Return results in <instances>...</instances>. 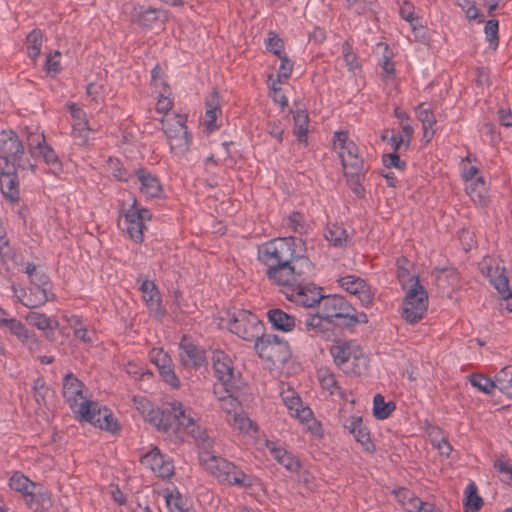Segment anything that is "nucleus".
Instances as JSON below:
<instances>
[{
    "label": "nucleus",
    "mask_w": 512,
    "mask_h": 512,
    "mask_svg": "<svg viewBox=\"0 0 512 512\" xmlns=\"http://www.w3.org/2000/svg\"><path fill=\"white\" fill-rule=\"evenodd\" d=\"M300 249L301 242L294 237L274 238L258 246L257 259L271 283L287 284L294 280L293 275L313 274L312 262L300 255Z\"/></svg>",
    "instance_id": "1"
},
{
    "label": "nucleus",
    "mask_w": 512,
    "mask_h": 512,
    "mask_svg": "<svg viewBox=\"0 0 512 512\" xmlns=\"http://www.w3.org/2000/svg\"><path fill=\"white\" fill-rule=\"evenodd\" d=\"M212 445L204 443L200 446L199 461L201 466L214 478L218 483L233 487H242L249 493L254 494L263 491V484L260 479L252 474H247L235 463L215 455L209 448Z\"/></svg>",
    "instance_id": "2"
},
{
    "label": "nucleus",
    "mask_w": 512,
    "mask_h": 512,
    "mask_svg": "<svg viewBox=\"0 0 512 512\" xmlns=\"http://www.w3.org/2000/svg\"><path fill=\"white\" fill-rule=\"evenodd\" d=\"M160 419L163 427H157L158 431L174 436L176 440H181V434L186 433L194 438L199 446L204 443L210 444L206 430L197 424L192 409L182 402L176 399L167 401Z\"/></svg>",
    "instance_id": "3"
},
{
    "label": "nucleus",
    "mask_w": 512,
    "mask_h": 512,
    "mask_svg": "<svg viewBox=\"0 0 512 512\" xmlns=\"http://www.w3.org/2000/svg\"><path fill=\"white\" fill-rule=\"evenodd\" d=\"M219 326L227 328L246 341H255L262 335L263 326L259 318L248 310L233 309L221 312Z\"/></svg>",
    "instance_id": "4"
},
{
    "label": "nucleus",
    "mask_w": 512,
    "mask_h": 512,
    "mask_svg": "<svg viewBox=\"0 0 512 512\" xmlns=\"http://www.w3.org/2000/svg\"><path fill=\"white\" fill-rule=\"evenodd\" d=\"M84 384L73 374H67L63 380V397L74 414L81 421H92L98 402L88 399Z\"/></svg>",
    "instance_id": "5"
},
{
    "label": "nucleus",
    "mask_w": 512,
    "mask_h": 512,
    "mask_svg": "<svg viewBox=\"0 0 512 512\" xmlns=\"http://www.w3.org/2000/svg\"><path fill=\"white\" fill-rule=\"evenodd\" d=\"M334 363L345 373L361 374L367 368V357L355 341H338L330 348Z\"/></svg>",
    "instance_id": "6"
},
{
    "label": "nucleus",
    "mask_w": 512,
    "mask_h": 512,
    "mask_svg": "<svg viewBox=\"0 0 512 512\" xmlns=\"http://www.w3.org/2000/svg\"><path fill=\"white\" fill-rule=\"evenodd\" d=\"M282 402L291 417L298 422L314 437L321 438L323 429L321 423L315 418L313 411L305 405L300 396L291 388L282 389Z\"/></svg>",
    "instance_id": "7"
},
{
    "label": "nucleus",
    "mask_w": 512,
    "mask_h": 512,
    "mask_svg": "<svg viewBox=\"0 0 512 512\" xmlns=\"http://www.w3.org/2000/svg\"><path fill=\"white\" fill-rule=\"evenodd\" d=\"M319 305L321 309L320 312L327 321H331L334 318L344 319L348 326L368 322L367 315L364 312H357L342 296L323 295Z\"/></svg>",
    "instance_id": "8"
},
{
    "label": "nucleus",
    "mask_w": 512,
    "mask_h": 512,
    "mask_svg": "<svg viewBox=\"0 0 512 512\" xmlns=\"http://www.w3.org/2000/svg\"><path fill=\"white\" fill-rule=\"evenodd\" d=\"M311 276L312 274H305L300 277L293 275V281L287 284H280L279 286L283 288V292L290 301L303 307H314L316 304H319L323 295L321 288L306 283Z\"/></svg>",
    "instance_id": "9"
},
{
    "label": "nucleus",
    "mask_w": 512,
    "mask_h": 512,
    "mask_svg": "<svg viewBox=\"0 0 512 512\" xmlns=\"http://www.w3.org/2000/svg\"><path fill=\"white\" fill-rule=\"evenodd\" d=\"M186 121V116L178 114L167 116L161 122L170 150L176 156L184 155L190 147L191 137Z\"/></svg>",
    "instance_id": "10"
},
{
    "label": "nucleus",
    "mask_w": 512,
    "mask_h": 512,
    "mask_svg": "<svg viewBox=\"0 0 512 512\" xmlns=\"http://www.w3.org/2000/svg\"><path fill=\"white\" fill-rule=\"evenodd\" d=\"M428 294L420 283H414L405 291L400 306L401 317L410 324L421 321L428 309Z\"/></svg>",
    "instance_id": "11"
},
{
    "label": "nucleus",
    "mask_w": 512,
    "mask_h": 512,
    "mask_svg": "<svg viewBox=\"0 0 512 512\" xmlns=\"http://www.w3.org/2000/svg\"><path fill=\"white\" fill-rule=\"evenodd\" d=\"M334 149L341 159L345 176H358L363 170V160L357 145L346 132H335Z\"/></svg>",
    "instance_id": "12"
},
{
    "label": "nucleus",
    "mask_w": 512,
    "mask_h": 512,
    "mask_svg": "<svg viewBox=\"0 0 512 512\" xmlns=\"http://www.w3.org/2000/svg\"><path fill=\"white\" fill-rule=\"evenodd\" d=\"M151 213L145 208H139L136 201L128 208L119 219V227L126 232L131 239L140 243L143 241V231L146 223L150 221Z\"/></svg>",
    "instance_id": "13"
},
{
    "label": "nucleus",
    "mask_w": 512,
    "mask_h": 512,
    "mask_svg": "<svg viewBox=\"0 0 512 512\" xmlns=\"http://www.w3.org/2000/svg\"><path fill=\"white\" fill-rule=\"evenodd\" d=\"M255 350L265 360L284 362L290 356V347L286 340L277 335H260L255 340Z\"/></svg>",
    "instance_id": "14"
},
{
    "label": "nucleus",
    "mask_w": 512,
    "mask_h": 512,
    "mask_svg": "<svg viewBox=\"0 0 512 512\" xmlns=\"http://www.w3.org/2000/svg\"><path fill=\"white\" fill-rule=\"evenodd\" d=\"M27 143L30 152L39 155L52 174L58 175L62 171L61 161L54 150L46 144L44 134L38 128L35 127L33 131L28 132Z\"/></svg>",
    "instance_id": "15"
},
{
    "label": "nucleus",
    "mask_w": 512,
    "mask_h": 512,
    "mask_svg": "<svg viewBox=\"0 0 512 512\" xmlns=\"http://www.w3.org/2000/svg\"><path fill=\"white\" fill-rule=\"evenodd\" d=\"M213 368L220 385L227 391L239 389V378L234 371L232 359L224 351L213 353Z\"/></svg>",
    "instance_id": "16"
},
{
    "label": "nucleus",
    "mask_w": 512,
    "mask_h": 512,
    "mask_svg": "<svg viewBox=\"0 0 512 512\" xmlns=\"http://www.w3.org/2000/svg\"><path fill=\"white\" fill-rule=\"evenodd\" d=\"M150 360L157 367L162 380L172 389H179L180 380L174 371L171 357L162 348H153L150 351Z\"/></svg>",
    "instance_id": "17"
},
{
    "label": "nucleus",
    "mask_w": 512,
    "mask_h": 512,
    "mask_svg": "<svg viewBox=\"0 0 512 512\" xmlns=\"http://www.w3.org/2000/svg\"><path fill=\"white\" fill-rule=\"evenodd\" d=\"M141 464L150 469L156 476L166 479L174 474V465L172 460L161 453V451L154 447L147 453L141 456Z\"/></svg>",
    "instance_id": "18"
},
{
    "label": "nucleus",
    "mask_w": 512,
    "mask_h": 512,
    "mask_svg": "<svg viewBox=\"0 0 512 512\" xmlns=\"http://www.w3.org/2000/svg\"><path fill=\"white\" fill-rule=\"evenodd\" d=\"M151 83L156 94V110L159 113L167 114L172 106L171 89L163 79L161 66H154L151 71Z\"/></svg>",
    "instance_id": "19"
},
{
    "label": "nucleus",
    "mask_w": 512,
    "mask_h": 512,
    "mask_svg": "<svg viewBox=\"0 0 512 512\" xmlns=\"http://www.w3.org/2000/svg\"><path fill=\"white\" fill-rule=\"evenodd\" d=\"M23 145L17 135L12 131L0 133V157L13 166H21Z\"/></svg>",
    "instance_id": "20"
},
{
    "label": "nucleus",
    "mask_w": 512,
    "mask_h": 512,
    "mask_svg": "<svg viewBox=\"0 0 512 512\" xmlns=\"http://www.w3.org/2000/svg\"><path fill=\"white\" fill-rule=\"evenodd\" d=\"M130 17L132 22L144 28H160L167 19V13L153 7L138 6L133 7Z\"/></svg>",
    "instance_id": "21"
},
{
    "label": "nucleus",
    "mask_w": 512,
    "mask_h": 512,
    "mask_svg": "<svg viewBox=\"0 0 512 512\" xmlns=\"http://www.w3.org/2000/svg\"><path fill=\"white\" fill-rule=\"evenodd\" d=\"M338 285L348 293L357 297L363 305L373 301V293L365 280L356 275H346L337 279Z\"/></svg>",
    "instance_id": "22"
},
{
    "label": "nucleus",
    "mask_w": 512,
    "mask_h": 512,
    "mask_svg": "<svg viewBox=\"0 0 512 512\" xmlns=\"http://www.w3.org/2000/svg\"><path fill=\"white\" fill-rule=\"evenodd\" d=\"M179 357L185 367H201L205 364V351L187 337H183L179 344Z\"/></svg>",
    "instance_id": "23"
},
{
    "label": "nucleus",
    "mask_w": 512,
    "mask_h": 512,
    "mask_svg": "<svg viewBox=\"0 0 512 512\" xmlns=\"http://www.w3.org/2000/svg\"><path fill=\"white\" fill-rule=\"evenodd\" d=\"M67 108L72 118L73 135L81 144H87L92 132L88 124L87 116L84 110L75 103H68Z\"/></svg>",
    "instance_id": "24"
},
{
    "label": "nucleus",
    "mask_w": 512,
    "mask_h": 512,
    "mask_svg": "<svg viewBox=\"0 0 512 512\" xmlns=\"http://www.w3.org/2000/svg\"><path fill=\"white\" fill-rule=\"evenodd\" d=\"M136 177L140 184V192L147 199H160L164 196L163 186L156 175L146 169H138Z\"/></svg>",
    "instance_id": "25"
},
{
    "label": "nucleus",
    "mask_w": 512,
    "mask_h": 512,
    "mask_svg": "<svg viewBox=\"0 0 512 512\" xmlns=\"http://www.w3.org/2000/svg\"><path fill=\"white\" fill-rule=\"evenodd\" d=\"M140 291L142 293V299L145 302L150 313L156 319H162L164 316V309L162 308L161 305L160 293L154 282L150 280L143 281L140 286Z\"/></svg>",
    "instance_id": "26"
},
{
    "label": "nucleus",
    "mask_w": 512,
    "mask_h": 512,
    "mask_svg": "<svg viewBox=\"0 0 512 512\" xmlns=\"http://www.w3.org/2000/svg\"><path fill=\"white\" fill-rule=\"evenodd\" d=\"M265 446L271 456L288 471H298L300 464L297 458L287 451L281 444L275 441L266 440Z\"/></svg>",
    "instance_id": "27"
},
{
    "label": "nucleus",
    "mask_w": 512,
    "mask_h": 512,
    "mask_svg": "<svg viewBox=\"0 0 512 512\" xmlns=\"http://www.w3.org/2000/svg\"><path fill=\"white\" fill-rule=\"evenodd\" d=\"M135 409L142 415L144 420L154 426L163 427L161 424L162 410L156 407L151 401L143 396L133 397Z\"/></svg>",
    "instance_id": "28"
},
{
    "label": "nucleus",
    "mask_w": 512,
    "mask_h": 512,
    "mask_svg": "<svg viewBox=\"0 0 512 512\" xmlns=\"http://www.w3.org/2000/svg\"><path fill=\"white\" fill-rule=\"evenodd\" d=\"M169 512H196L192 503L176 488H165L160 492Z\"/></svg>",
    "instance_id": "29"
},
{
    "label": "nucleus",
    "mask_w": 512,
    "mask_h": 512,
    "mask_svg": "<svg viewBox=\"0 0 512 512\" xmlns=\"http://www.w3.org/2000/svg\"><path fill=\"white\" fill-rule=\"evenodd\" d=\"M26 505L34 512H45L52 507V499L49 491L36 484L25 499Z\"/></svg>",
    "instance_id": "30"
},
{
    "label": "nucleus",
    "mask_w": 512,
    "mask_h": 512,
    "mask_svg": "<svg viewBox=\"0 0 512 512\" xmlns=\"http://www.w3.org/2000/svg\"><path fill=\"white\" fill-rule=\"evenodd\" d=\"M7 332L15 336L23 345L33 350L37 346V338L35 334L30 331L25 324L16 318L9 320V323L4 328Z\"/></svg>",
    "instance_id": "31"
},
{
    "label": "nucleus",
    "mask_w": 512,
    "mask_h": 512,
    "mask_svg": "<svg viewBox=\"0 0 512 512\" xmlns=\"http://www.w3.org/2000/svg\"><path fill=\"white\" fill-rule=\"evenodd\" d=\"M415 113L417 119L422 123L423 138L429 142L435 134L434 125L436 124L432 108L427 103H420L415 107Z\"/></svg>",
    "instance_id": "32"
},
{
    "label": "nucleus",
    "mask_w": 512,
    "mask_h": 512,
    "mask_svg": "<svg viewBox=\"0 0 512 512\" xmlns=\"http://www.w3.org/2000/svg\"><path fill=\"white\" fill-rule=\"evenodd\" d=\"M267 317L272 327L278 331L288 333L296 327L295 317L279 308L268 310Z\"/></svg>",
    "instance_id": "33"
},
{
    "label": "nucleus",
    "mask_w": 512,
    "mask_h": 512,
    "mask_svg": "<svg viewBox=\"0 0 512 512\" xmlns=\"http://www.w3.org/2000/svg\"><path fill=\"white\" fill-rule=\"evenodd\" d=\"M483 272L489 279L491 285L498 291L500 295H504L509 290V282L504 273V268L499 265H484L482 267Z\"/></svg>",
    "instance_id": "34"
},
{
    "label": "nucleus",
    "mask_w": 512,
    "mask_h": 512,
    "mask_svg": "<svg viewBox=\"0 0 512 512\" xmlns=\"http://www.w3.org/2000/svg\"><path fill=\"white\" fill-rule=\"evenodd\" d=\"M47 284V276L40 275L39 282L33 284L29 295L26 296V300H22V303L27 307H37L48 301Z\"/></svg>",
    "instance_id": "35"
},
{
    "label": "nucleus",
    "mask_w": 512,
    "mask_h": 512,
    "mask_svg": "<svg viewBox=\"0 0 512 512\" xmlns=\"http://www.w3.org/2000/svg\"><path fill=\"white\" fill-rule=\"evenodd\" d=\"M223 391L220 390V387L218 384L214 387V394L217 397L220 408L229 416L233 417L235 414L238 413L240 410V402L237 400L236 397H234L233 393L236 390H232L231 392L227 391L225 388H223Z\"/></svg>",
    "instance_id": "36"
},
{
    "label": "nucleus",
    "mask_w": 512,
    "mask_h": 512,
    "mask_svg": "<svg viewBox=\"0 0 512 512\" xmlns=\"http://www.w3.org/2000/svg\"><path fill=\"white\" fill-rule=\"evenodd\" d=\"M397 268L398 280L404 291H406L414 283H420L417 275L412 271L413 265L407 259H398Z\"/></svg>",
    "instance_id": "37"
},
{
    "label": "nucleus",
    "mask_w": 512,
    "mask_h": 512,
    "mask_svg": "<svg viewBox=\"0 0 512 512\" xmlns=\"http://www.w3.org/2000/svg\"><path fill=\"white\" fill-rule=\"evenodd\" d=\"M0 190L5 198L14 202L19 198L17 176L14 172H2L0 174Z\"/></svg>",
    "instance_id": "38"
},
{
    "label": "nucleus",
    "mask_w": 512,
    "mask_h": 512,
    "mask_svg": "<svg viewBox=\"0 0 512 512\" xmlns=\"http://www.w3.org/2000/svg\"><path fill=\"white\" fill-rule=\"evenodd\" d=\"M95 426L100 429L107 430L110 432H116L118 430V423L114 418L113 414L106 407H101L98 403V409L95 411V416L92 421Z\"/></svg>",
    "instance_id": "39"
},
{
    "label": "nucleus",
    "mask_w": 512,
    "mask_h": 512,
    "mask_svg": "<svg viewBox=\"0 0 512 512\" xmlns=\"http://www.w3.org/2000/svg\"><path fill=\"white\" fill-rule=\"evenodd\" d=\"M465 189L474 203L479 205L486 204L487 187L483 177H478L475 180L466 182Z\"/></svg>",
    "instance_id": "40"
},
{
    "label": "nucleus",
    "mask_w": 512,
    "mask_h": 512,
    "mask_svg": "<svg viewBox=\"0 0 512 512\" xmlns=\"http://www.w3.org/2000/svg\"><path fill=\"white\" fill-rule=\"evenodd\" d=\"M326 240L335 247H343L348 242L347 231L338 224H329L325 230Z\"/></svg>",
    "instance_id": "41"
},
{
    "label": "nucleus",
    "mask_w": 512,
    "mask_h": 512,
    "mask_svg": "<svg viewBox=\"0 0 512 512\" xmlns=\"http://www.w3.org/2000/svg\"><path fill=\"white\" fill-rule=\"evenodd\" d=\"M26 320L38 330L45 332L54 331L58 327V322L55 319L38 312H30L26 316Z\"/></svg>",
    "instance_id": "42"
},
{
    "label": "nucleus",
    "mask_w": 512,
    "mask_h": 512,
    "mask_svg": "<svg viewBox=\"0 0 512 512\" xmlns=\"http://www.w3.org/2000/svg\"><path fill=\"white\" fill-rule=\"evenodd\" d=\"M43 43V33L40 29L32 30L26 37V48L28 56L32 61H36L41 53Z\"/></svg>",
    "instance_id": "43"
},
{
    "label": "nucleus",
    "mask_w": 512,
    "mask_h": 512,
    "mask_svg": "<svg viewBox=\"0 0 512 512\" xmlns=\"http://www.w3.org/2000/svg\"><path fill=\"white\" fill-rule=\"evenodd\" d=\"M495 386L507 397H512V365L503 367L495 375Z\"/></svg>",
    "instance_id": "44"
},
{
    "label": "nucleus",
    "mask_w": 512,
    "mask_h": 512,
    "mask_svg": "<svg viewBox=\"0 0 512 512\" xmlns=\"http://www.w3.org/2000/svg\"><path fill=\"white\" fill-rule=\"evenodd\" d=\"M35 485L36 483L30 481L25 475L19 472L14 473L9 481L11 489L21 493L24 500L30 492L35 489Z\"/></svg>",
    "instance_id": "45"
},
{
    "label": "nucleus",
    "mask_w": 512,
    "mask_h": 512,
    "mask_svg": "<svg viewBox=\"0 0 512 512\" xmlns=\"http://www.w3.org/2000/svg\"><path fill=\"white\" fill-rule=\"evenodd\" d=\"M465 500H464V509L465 512H477L483 501L481 497L477 494V486L475 483H469L465 488Z\"/></svg>",
    "instance_id": "46"
},
{
    "label": "nucleus",
    "mask_w": 512,
    "mask_h": 512,
    "mask_svg": "<svg viewBox=\"0 0 512 512\" xmlns=\"http://www.w3.org/2000/svg\"><path fill=\"white\" fill-rule=\"evenodd\" d=\"M294 133L299 142H306L308 131V114L305 110L298 109L293 112Z\"/></svg>",
    "instance_id": "47"
},
{
    "label": "nucleus",
    "mask_w": 512,
    "mask_h": 512,
    "mask_svg": "<svg viewBox=\"0 0 512 512\" xmlns=\"http://www.w3.org/2000/svg\"><path fill=\"white\" fill-rule=\"evenodd\" d=\"M395 410V404L392 401L385 402L381 394H376L373 399V415L376 419L384 420Z\"/></svg>",
    "instance_id": "48"
},
{
    "label": "nucleus",
    "mask_w": 512,
    "mask_h": 512,
    "mask_svg": "<svg viewBox=\"0 0 512 512\" xmlns=\"http://www.w3.org/2000/svg\"><path fill=\"white\" fill-rule=\"evenodd\" d=\"M219 112V98L217 93H213L206 102V112L204 116V124L208 130L215 129V121Z\"/></svg>",
    "instance_id": "49"
},
{
    "label": "nucleus",
    "mask_w": 512,
    "mask_h": 512,
    "mask_svg": "<svg viewBox=\"0 0 512 512\" xmlns=\"http://www.w3.org/2000/svg\"><path fill=\"white\" fill-rule=\"evenodd\" d=\"M398 503L408 512H413L418 507L420 500L408 489L399 488L394 491Z\"/></svg>",
    "instance_id": "50"
},
{
    "label": "nucleus",
    "mask_w": 512,
    "mask_h": 512,
    "mask_svg": "<svg viewBox=\"0 0 512 512\" xmlns=\"http://www.w3.org/2000/svg\"><path fill=\"white\" fill-rule=\"evenodd\" d=\"M283 46L284 43L282 39L275 32L271 31L268 33V39L266 42L267 49L281 60V64H287L288 57L284 52Z\"/></svg>",
    "instance_id": "51"
},
{
    "label": "nucleus",
    "mask_w": 512,
    "mask_h": 512,
    "mask_svg": "<svg viewBox=\"0 0 512 512\" xmlns=\"http://www.w3.org/2000/svg\"><path fill=\"white\" fill-rule=\"evenodd\" d=\"M327 320L323 317L322 313L308 316L304 321V327L301 330L313 333V335H320L324 333V321Z\"/></svg>",
    "instance_id": "52"
},
{
    "label": "nucleus",
    "mask_w": 512,
    "mask_h": 512,
    "mask_svg": "<svg viewBox=\"0 0 512 512\" xmlns=\"http://www.w3.org/2000/svg\"><path fill=\"white\" fill-rule=\"evenodd\" d=\"M469 381L473 387L485 394H491L496 388L495 379L491 380L483 374H472L469 376Z\"/></svg>",
    "instance_id": "53"
},
{
    "label": "nucleus",
    "mask_w": 512,
    "mask_h": 512,
    "mask_svg": "<svg viewBox=\"0 0 512 512\" xmlns=\"http://www.w3.org/2000/svg\"><path fill=\"white\" fill-rule=\"evenodd\" d=\"M230 421L234 428L242 433L252 435L257 431L256 425L243 413L235 414Z\"/></svg>",
    "instance_id": "54"
},
{
    "label": "nucleus",
    "mask_w": 512,
    "mask_h": 512,
    "mask_svg": "<svg viewBox=\"0 0 512 512\" xmlns=\"http://www.w3.org/2000/svg\"><path fill=\"white\" fill-rule=\"evenodd\" d=\"M352 435L365 451L369 453H373L375 451V445L373 444L370 433L364 424L353 432Z\"/></svg>",
    "instance_id": "55"
},
{
    "label": "nucleus",
    "mask_w": 512,
    "mask_h": 512,
    "mask_svg": "<svg viewBox=\"0 0 512 512\" xmlns=\"http://www.w3.org/2000/svg\"><path fill=\"white\" fill-rule=\"evenodd\" d=\"M494 468L501 474L504 482H512V463L506 457L502 455L496 457Z\"/></svg>",
    "instance_id": "56"
},
{
    "label": "nucleus",
    "mask_w": 512,
    "mask_h": 512,
    "mask_svg": "<svg viewBox=\"0 0 512 512\" xmlns=\"http://www.w3.org/2000/svg\"><path fill=\"white\" fill-rule=\"evenodd\" d=\"M318 379L321 384V387L328 391L329 394L333 395L337 392L338 386L335 379V376L326 369H321L318 371Z\"/></svg>",
    "instance_id": "57"
},
{
    "label": "nucleus",
    "mask_w": 512,
    "mask_h": 512,
    "mask_svg": "<svg viewBox=\"0 0 512 512\" xmlns=\"http://www.w3.org/2000/svg\"><path fill=\"white\" fill-rule=\"evenodd\" d=\"M70 326L73 329L76 338L87 343L92 341V337L89 335L87 328L82 324L78 317H72Z\"/></svg>",
    "instance_id": "58"
},
{
    "label": "nucleus",
    "mask_w": 512,
    "mask_h": 512,
    "mask_svg": "<svg viewBox=\"0 0 512 512\" xmlns=\"http://www.w3.org/2000/svg\"><path fill=\"white\" fill-rule=\"evenodd\" d=\"M292 73V66H279L276 73L271 72L268 74L269 85L275 81L276 85L279 86L281 83L287 81Z\"/></svg>",
    "instance_id": "59"
},
{
    "label": "nucleus",
    "mask_w": 512,
    "mask_h": 512,
    "mask_svg": "<svg viewBox=\"0 0 512 512\" xmlns=\"http://www.w3.org/2000/svg\"><path fill=\"white\" fill-rule=\"evenodd\" d=\"M34 398L38 405H44L46 403V398L50 393L49 388L45 385L42 379H36L33 385Z\"/></svg>",
    "instance_id": "60"
},
{
    "label": "nucleus",
    "mask_w": 512,
    "mask_h": 512,
    "mask_svg": "<svg viewBox=\"0 0 512 512\" xmlns=\"http://www.w3.org/2000/svg\"><path fill=\"white\" fill-rule=\"evenodd\" d=\"M287 226L296 233L304 231V217L299 212H292L286 221Z\"/></svg>",
    "instance_id": "61"
},
{
    "label": "nucleus",
    "mask_w": 512,
    "mask_h": 512,
    "mask_svg": "<svg viewBox=\"0 0 512 512\" xmlns=\"http://www.w3.org/2000/svg\"><path fill=\"white\" fill-rule=\"evenodd\" d=\"M382 138L383 140H387L395 151H398L402 148L407 149L409 147L408 140H405L401 133L392 131L390 137L383 135Z\"/></svg>",
    "instance_id": "62"
},
{
    "label": "nucleus",
    "mask_w": 512,
    "mask_h": 512,
    "mask_svg": "<svg viewBox=\"0 0 512 512\" xmlns=\"http://www.w3.org/2000/svg\"><path fill=\"white\" fill-rule=\"evenodd\" d=\"M466 162H471V157L467 156L466 160L462 161L461 169H462V177L465 182H469L478 178V168L475 165H471L469 167L466 166Z\"/></svg>",
    "instance_id": "63"
},
{
    "label": "nucleus",
    "mask_w": 512,
    "mask_h": 512,
    "mask_svg": "<svg viewBox=\"0 0 512 512\" xmlns=\"http://www.w3.org/2000/svg\"><path fill=\"white\" fill-rule=\"evenodd\" d=\"M383 164L387 167H394L398 170H404L405 163L399 159L396 153H390L383 156Z\"/></svg>",
    "instance_id": "64"
}]
</instances>
